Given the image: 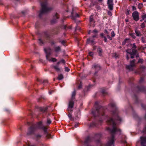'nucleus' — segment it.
I'll list each match as a JSON object with an SVG mask.
<instances>
[{
    "instance_id": "obj_50",
    "label": "nucleus",
    "mask_w": 146,
    "mask_h": 146,
    "mask_svg": "<svg viewBox=\"0 0 146 146\" xmlns=\"http://www.w3.org/2000/svg\"><path fill=\"white\" fill-rule=\"evenodd\" d=\"M74 126L75 127H77L78 126V124H75Z\"/></svg>"
},
{
    "instance_id": "obj_60",
    "label": "nucleus",
    "mask_w": 146,
    "mask_h": 146,
    "mask_svg": "<svg viewBox=\"0 0 146 146\" xmlns=\"http://www.w3.org/2000/svg\"><path fill=\"white\" fill-rule=\"evenodd\" d=\"M55 17H56V18L57 19V18H58V17H57L56 15H55Z\"/></svg>"
},
{
    "instance_id": "obj_31",
    "label": "nucleus",
    "mask_w": 146,
    "mask_h": 146,
    "mask_svg": "<svg viewBox=\"0 0 146 146\" xmlns=\"http://www.w3.org/2000/svg\"><path fill=\"white\" fill-rule=\"evenodd\" d=\"M111 36L112 37H113L115 36V34L113 31H112L111 33Z\"/></svg>"
},
{
    "instance_id": "obj_40",
    "label": "nucleus",
    "mask_w": 146,
    "mask_h": 146,
    "mask_svg": "<svg viewBox=\"0 0 146 146\" xmlns=\"http://www.w3.org/2000/svg\"><path fill=\"white\" fill-rule=\"evenodd\" d=\"M136 8L134 6H132V9L133 10H136Z\"/></svg>"
},
{
    "instance_id": "obj_18",
    "label": "nucleus",
    "mask_w": 146,
    "mask_h": 146,
    "mask_svg": "<svg viewBox=\"0 0 146 146\" xmlns=\"http://www.w3.org/2000/svg\"><path fill=\"white\" fill-rule=\"evenodd\" d=\"M90 141V138L89 137H88L85 141H84V144H87L88 142Z\"/></svg>"
},
{
    "instance_id": "obj_46",
    "label": "nucleus",
    "mask_w": 146,
    "mask_h": 146,
    "mask_svg": "<svg viewBox=\"0 0 146 146\" xmlns=\"http://www.w3.org/2000/svg\"><path fill=\"white\" fill-rule=\"evenodd\" d=\"M61 44L63 45H64V44L65 43V42L63 40L61 41Z\"/></svg>"
},
{
    "instance_id": "obj_8",
    "label": "nucleus",
    "mask_w": 146,
    "mask_h": 146,
    "mask_svg": "<svg viewBox=\"0 0 146 146\" xmlns=\"http://www.w3.org/2000/svg\"><path fill=\"white\" fill-rule=\"evenodd\" d=\"M132 16L134 20L136 21H137L139 19V13L137 11H135L132 13Z\"/></svg>"
},
{
    "instance_id": "obj_10",
    "label": "nucleus",
    "mask_w": 146,
    "mask_h": 146,
    "mask_svg": "<svg viewBox=\"0 0 146 146\" xmlns=\"http://www.w3.org/2000/svg\"><path fill=\"white\" fill-rule=\"evenodd\" d=\"M135 60H133L130 62V64L129 65L127 66L126 68L129 70H133V67L134 66Z\"/></svg>"
},
{
    "instance_id": "obj_59",
    "label": "nucleus",
    "mask_w": 146,
    "mask_h": 146,
    "mask_svg": "<svg viewBox=\"0 0 146 146\" xmlns=\"http://www.w3.org/2000/svg\"><path fill=\"white\" fill-rule=\"evenodd\" d=\"M91 31H89V32H88V34H90V32H91Z\"/></svg>"
},
{
    "instance_id": "obj_12",
    "label": "nucleus",
    "mask_w": 146,
    "mask_h": 146,
    "mask_svg": "<svg viewBox=\"0 0 146 146\" xmlns=\"http://www.w3.org/2000/svg\"><path fill=\"white\" fill-rule=\"evenodd\" d=\"M92 68L98 71L101 68L100 65L99 64H95L93 65Z\"/></svg>"
},
{
    "instance_id": "obj_61",
    "label": "nucleus",
    "mask_w": 146,
    "mask_h": 146,
    "mask_svg": "<svg viewBox=\"0 0 146 146\" xmlns=\"http://www.w3.org/2000/svg\"><path fill=\"white\" fill-rule=\"evenodd\" d=\"M102 0H98L99 1H101Z\"/></svg>"
},
{
    "instance_id": "obj_54",
    "label": "nucleus",
    "mask_w": 146,
    "mask_h": 146,
    "mask_svg": "<svg viewBox=\"0 0 146 146\" xmlns=\"http://www.w3.org/2000/svg\"><path fill=\"white\" fill-rule=\"evenodd\" d=\"M92 113H93V114L94 115H96L95 114V112L94 111H92Z\"/></svg>"
},
{
    "instance_id": "obj_55",
    "label": "nucleus",
    "mask_w": 146,
    "mask_h": 146,
    "mask_svg": "<svg viewBox=\"0 0 146 146\" xmlns=\"http://www.w3.org/2000/svg\"><path fill=\"white\" fill-rule=\"evenodd\" d=\"M48 93L50 94H51L52 93V92L50 91L48 92Z\"/></svg>"
},
{
    "instance_id": "obj_30",
    "label": "nucleus",
    "mask_w": 146,
    "mask_h": 146,
    "mask_svg": "<svg viewBox=\"0 0 146 146\" xmlns=\"http://www.w3.org/2000/svg\"><path fill=\"white\" fill-rule=\"evenodd\" d=\"M38 42L40 44H43V42L42 40L41 39H39L38 40Z\"/></svg>"
},
{
    "instance_id": "obj_47",
    "label": "nucleus",
    "mask_w": 146,
    "mask_h": 146,
    "mask_svg": "<svg viewBox=\"0 0 146 146\" xmlns=\"http://www.w3.org/2000/svg\"><path fill=\"white\" fill-rule=\"evenodd\" d=\"M141 106L142 107L144 108H145V107L146 106L145 105H144L143 104L141 105Z\"/></svg>"
},
{
    "instance_id": "obj_33",
    "label": "nucleus",
    "mask_w": 146,
    "mask_h": 146,
    "mask_svg": "<svg viewBox=\"0 0 146 146\" xmlns=\"http://www.w3.org/2000/svg\"><path fill=\"white\" fill-rule=\"evenodd\" d=\"M141 40H142V42L143 43H145V40L144 39V38H143V37H142V38H141Z\"/></svg>"
},
{
    "instance_id": "obj_44",
    "label": "nucleus",
    "mask_w": 146,
    "mask_h": 146,
    "mask_svg": "<svg viewBox=\"0 0 146 146\" xmlns=\"http://www.w3.org/2000/svg\"><path fill=\"white\" fill-rule=\"evenodd\" d=\"M93 32L94 33H97L98 32L96 30H93Z\"/></svg>"
},
{
    "instance_id": "obj_15",
    "label": "nucleus",
    "mask_w": 146,
    "mask_h": 146,
    "mask_svg": "<svg viewBox=\"0 0 146 146\" xmlns=\"http://www.w3.org/2000/svg\"><path fill=\"white\" fill-rule=\"evenodd\" d=\"M53 68L57 72H59L60 71V68L59 66L58 65H54L52 66Z\"/></svg>"
},
{
    "instance_id": "obj_38",
    "label": "nucleus",
    "mask_w": 146,
    "mask_h": 146,
    "mask_svg": "<svg viewBox=\"0 0 146 146\" xmlns=\"http://www.w3.org/2000/svg\"><path fill=\"white\" fill-rule=\"evenodd\" d=\"M90 56H92L93 55V52H90L89 53Z\"/></svg>"
},
{
    "instance_id": "obj_3",
    "label": "nucleus",
    "mask_w": 146,
    "mask_h": 146,
    "mask_svg": "<svg viewBox=\"0 0 146 146\" xmlns=\"http://www.w3.org/2000/svg\"><path fill=\"white\" fill-rule=\"evenodd\" d=\"M128 47L131 48V49H128L126 50L127 52L126 58L127 60H129V54L131 55V58H134V55L136 54L137 50H135L136 46L135 43L133 44H130L128 45Z\"/></svg>"
},
{
    "instance_id": "obj_35",
    "label": "nucleus",
    "mask_w": 146,
    "mask_h": 146,
    "mask_svg": "<svg viewBox=\"0 0 146 146\" xmlns=\"http://www.w3.org/2000/svg\"><path fill=\"white\" fill-rule=\"evenodd\" d=\"M108 14L110 16H111L112 15V14L111 12V11H109L108 12Z\"/></svg>"
},
{
    "instance_id": "obj_6",
    "label": "nucleus",
    "mask_w": 146,
    "mask_h": 146,
    "mask_svg": "<svg viewBox=\"0 0 146 146\" xmlns=\"http://www.w3.org/2000/svg\"><path fill=\"white\" fill-rule=\"evenodd\" d=\"M76 94V92H75V90H74L72 93V99L71 100H70L69 103L68 104V110L70 112H71L72 111V108H73L74 103L73 101V100L74 99V97L75 96Z\"/></svg>"
},
{
    "instance_id": "obj_9",
    "label": "nucleus",
    "mask_w": 146,
    "mask_h": 146,
    "mask_svg": "<svg viewBox=\"0 0 146 146\" xmlns=\"http://www.w3.org/2000/svg\"><path fill=\"white\" fill-rule=\"evenodd\" d=\"M35 131H34L33 133L32 134L30 135H27V136L28 137H33V136H34V138L35 139H36V140H37L38 139H40L41 137V135H40L39 134H37L36 135H35L34 134V132H35Z\"/></svg>"
},
{
    "instance_id": "obj_24",
    "label": "nucleus",
    "mask_w": 146,
    "mask_h": 146,
    "mask_svg": "<svg viewBox=\"0 0 146 146\" xmlns=\"http://www.w3.org/2000/svg\"><path fill=\"white\" fill-rule=\"evenodd\" d=\"M142 18L143 20L146 19V14H143L142 16Z\"/></svg>"
},
{
    "instance_id": "obj_45",
    "label": "nucleus",
    "mask_w": 146,
    "mask_h": 146,
    "mask_svg": "<svg viewBox=\"0 0 146 146\" xmlns=\"http://www.w3.org/2000/svg\"><path fill=\"white\" fill-rule=\"evenodd\" d=\"M82 85L81 84H80L79 85V86H78V88L79 89H80L82 88Z\"/></svg>"
},
{
    "instance_id": "obj_17",
    "label": "nucleus",
    "mask_w": 146,
    "mask_h": 146,
    "mask_svg": "<svg viewBox=\"0 0 146 146\" xmlns=\"http://www.w3.org/2000/svg\"><path fill=\"white\" fill-rule=\"evenodd\" d=\"M129 41L130 39L129 38H126L123 42L122 44L123 45H124L126 43L128 42Z\"/></svg>"
},
{
    "instance_id": "obj_62",
    "label": "nucleus",
    "mask_w": 146,
    "mask_h": 146,
    "mask_svg": "<svg viewBox=\"0 0 146 146\" xmlns=\"http://www.w3.org/2000/svg\"><path fill=\"white\" fill-rule=\"evenodd\" d=\"M143 1L144 2H145L146 1V0H143Z\"/></svg>"
},
{
    "instance_id": "obj_29",
    "label": "nucleus",
    "mask_w": 146,
    "mask_h": 146,
    "mask_svg": "<svg viewBox=\"0 0 146 146\" xmlns=\"http://www.w3.org/2000/svg\"><path fill=\"white\" fill-rule=\"evenodd\" d=\"M93 21V16H91L90 17V22H92Z\"/></svg>"
},
{
    "instance_id": "obj_53",
    "label": "nucleus",
    "mask_w": 146,
    "mask_h": 146,
    "mask_svg": "<svg viewBox=\"0 0 146 146\" xmlns=\"http://www.w3.org/2000/svg\"><path fill=\"white\" fill-rule=\"evenodd\" d=\"M60 63V61H59V62H57V65H58Z\"/></svg>"
},
{
    "instance_id": "obj_63",
    "label": "nucleus",
    "mask_w": 146,
    "mask_h": 146,
    "mask_svg": "<svg viewBox=\"0 0 146 146\" xmlns=\"http://www.w3.org/2000/svg\"><path fill=\"white\" fill-rule=\"evenodd\" d=\"M97 73V72L96 71V72L95 73V74H96Z\"/></svg>"
},
{
    "instance_id": "obj_23",
    "label": "nucleus",
    "mask_w": 146,
    "mask_h": 146,
    "mask_svg": "<svg viewBox=\"0 0 146 146\" xmlns=\"http://www.w3.org/2000/svg\"><path fill=\"white\" fill-rule=\"evenodd\" d=\"M143 7V4L142 3H139L138 5V8L139 9H141Z\"/></svg>"
},
{
    "instance_id": "obj_64",
    "label": "nucleus",
    "mask_w": 146,
    "mask_h": 146,
    "mask_svg": "<svg viewBox=\"0 0 146 146\" xmlns=\"http://www.w3.org/2000/svg\"><path fill=\"white\" fill-rule=\"evenodd\" d=\"M75 29V30H76L77 29V27H76Z\"/></svg>"
},
{
    "instance_id": "obj_34",
    "label": "nucleus",
    "mask_w": 146,
    "mask_h": 146,
    "mask_svg": "<svg viewBox=\"0 0 146 146\" xmlns=\"http://www.w3.org/2000/svg\"><path fill=\"white\" fill-rule=\"evenodd\" d=\"M95 126V124L94 123H92L90 125V127H93Z\"/></svg>"
},
{
    "instance_id": "obj_7",
    "label": "nucleus",
    "mask_w": 146,
    "mask_h": 146,
    "mask_svg": "<svg viewBox=\"0 0 146 146\" xmlns=\"http://www.w3.org/2000/svg\"><path fill=\"white\" fill-rule=\"evenodd\" d=\"M105 109V108L101 107L100 108V110H99L98 108H96V112L97 113V115H104Z\"/></svg>"
},
{
    "instance_id": "obj_36",
    "label": "nucleus",
    "mask_w": 146,
    "mask_h": 146,
    "mask_svg": "<svg viewBox=\"0 0 146 146\" xmlns=\"http://www.w3.org/2000/svg\"><path fill=\"white\" fill-rule=\"evenodd\" d=\"M68 117H69L70 119H71L72 117V115L70 113H69V114L68 115Z\"/></svg>"
},
{
    "instance_id": "obj_21",
    "label": "nucleus",
    "mask_w": 146,
    "mask_h": 146,
    "mask_svg": "<svg viewBox=\"0 0 146 146\" xmlns=\"http://www.w3.org/2000/svg\"><path fill=\"white\" fill-rule=\"evenodd\" d=\"M97 51L98 52L99 55L100 56H101L102 55L101 53L102 52V49L100 48H99L98 49Z\"/></svg>"
},
{
    "instance_id": "obj_32",
    "label": "nucleus",
    "mask_w": 146,
    "mask_h": 146,
    "mask_svg": "<svg viewBox=\"0 0 146 146\" xmlns=\"http://www.w3.org/2000/svg\"><path fill=\"white\" fill-rule=\"evenodd\" d=\"M65 70L66 72H68L70 70V69L68 68V67H66L65 68Z\"/></svg>"
},
{
    "instance_id": "obj_1",
    "label": "nucleus",
    "mask_w": 146,
    "mask_h": 146,
    "mask_svg": "<svg viewBox=\"0 0 146 146\" xmlns=\"http://www.w3.org/2000/svg\"><path fill=\"white\" fill-rule=\"evenodd\" d=\"M109 106L113 109V110L112 112V115L113 117L115 118L114 120L112 118H110L108 119V122L112 126V129L109 127L107 128L108 130L112 134V136L109 139V141L107 143L106 146H114V136L116 134H120L121 133V130L118 129L116 126V122L119 123L118 121L120 122L121 119L118 115V112L116 108L115 104V103H112L110 104Z\"/></svg>"
},
{
    "instance_id": "obj_37",
    "label": "nucleus",
    "mask_w": 146,
    "mask_h": 146,
    "mask_svg": "<svg viewBox=\"0 0 146 146\" xmlns=\"http://www.w3.org/2000/svg\"><path fill=\"white\" fill-rule=\"evenodd\" d=\"M60 62H62L63 63H65V60L63 59H62L60 60Z\"/></svg>"
},
{
    "instance_id": "obj_52",
    "label": "nucleus",
    "mask_w": 146,
    "mask_h": 146,
    "mask_svg": "<svg viewBox=\"0 0 146 146\" xmlns=\"http://www.w3.org/2000/svg\"><path fill=\"white\" fill-rule=\"evenodd\" d=\"M47 82L48 81L47 80H45L43 82V83H47Z\"/></svg>"
},
{
    "instance_id": "obj_22",
    "label": "nucleus",
    "mask_w": 146,
    "mask_h": 146,
    "mask_svg": "<svg viewBox=\"0 0 146 146\" xmlns=\"http://www.w3.org/2000/svg\"><path fill=\"white\" fill-rule=\"evenodd\" d=\"M63 78V75L62 74H60L58 75V79L59 80H61Z\"/></svg>"
},
{
    "instance_id": "obj_26",
    "label": "nucleus",
    "mask_w": 146,
    "mask_h": 146,
    "mask_svg": "<svg viewBox=\"0 0 146 146\" xmlns=\"http://www.w3.org/2000/svg\"><path fill=\"white\" fill-rule=\"evenodd\" d=\"M145 24L144 23H141V27L142 28H144L145 27Z\"/></svg>"
},
{
    "instance_id": "obj_27",
    "label": "nucleus",
    "mask_w": 146,
    "mask_h": 146,
    "mask_svg": "<svg viewBox=\"0 0 146 146\" xmlns=\"http://www.w3.org/2000/svg\"><path fill=\"white\" fill-rule=\"evenodd\" d=\"M111 29H110L109 30H105V33H106V34L107 35H108V34H109V32L111 31Z\"/></svg>"
},
{
    "instance_id": "obj_2",
    "label": "nucleus",
    "mask_w": 146,
    "mask_h": 146,
    "mask_svg": "<svg viewBox=\"0 0 146 146\" xmlns=\"http://www.w3.org/2000/svg\"><path fill=\"white\" fill-rule=\"evenodd\" d=\"M38 128H42L43 129L45 133H47V130L46 128L42 126V122H40L36 124L33 125L30 128H29L27 132L28 135L32 134Z\"/></svg>"
},
{
    "instance_id": "obj_39",
    "label": "nucleus",
    "mask_w": 146,
    "mask_h": 146,
    "mask_svg": "<svg viewBox=\"0 0 146 146\" xmlns=\"http://www.w3.org/2000/svg\"><path fill=\"white\" fill-rule=\"evenodd\" d=\"M107 37L110 40H111L112 39V38L109 35H107Z\"/></svg>"
},
{
    "instance_id": "obj_25",
    "label": "nucleus",
    "mask_w": 146,
    "mask_h": 146,
    "mask_svg": "<svg viewBox=\"0 0 146 146\" xmlns=\"http://www.w3.org/2000/svg\"><path fill=\"white\" fill-rule=\"evenodd\" d=\"M130 36L133 38H135V34L134 33H131L130 34Z\"/></svg>"
},
{
    "instance_id": "obj_28",
    "label": "nucleus",
    "mask_w": 146,
    "mask_h": 146,
    "mask_svg": "<svg viewBox=\"0 0 146 146\" xmlns=\"http://www.w3.org/2000/svg\"><path fill=\"white\" fill-rule=\"evenodd\" d=\"M51 120L50 119H47V124L48 125H49L51 123Z\"/></svg>"
},
{
    "instance_id": "obj_20",
    "label": "nucleus",
    "mask_w": 146,
    "mask_h": 146,
    "mask_svg": "<svg viewBox=\"0 0 146 146\" xmlns=\"http://www.w3.org/2000/svg\"><path fill=\"white\" fill-rule=\"evenodd\" d=\"M79 15L78 13H76L75 16H72V19L75 20V19L76 18L78 17L79 18Z\"/></svg>"
},
{
    "instance_id": "obj_48",
    "label": "nucleus",
    "mask_w": 146,
    "mask_h": 146,
    "mask_svg": "<svg viewBox=\"0 0 146 146\" xmlns=\"http://www.w3.org/2000/svg\"><path fill=\"white\" fill-rule=\"evenodd\" d=\"M104 41H105V42H107V38L106 37H104Z\"/></svg>"
},
{
    "instance_id": "obj_42",
    "label": "nucleus",
    "mask_w": 146,
    "mask_h": 146,
    "mask_svg": "<svg viewBox=\"0 0 146 146\" xmlns=\"http://www.w3.org/2000/svg\"><path fill=\"white\" fill-rule=\"evenodd\" d=\"M129 10H127L126 12V14L127 15H128L129 14Z\"/></svg>"
},
{
    "instance_id": "obj_56",
    "label": "nucleus",
    "mask_w": 146,
    "mask_h": 146,
    "mask_svg": "<svg viewBox=\"0 0 146 146\" xmlns=\"http://www.w3.org/2000/svg\"><path fill=\"white\" fill-rule=\"evenodd\" d=\"M146 48V47H143L142 48L143 50H144Z\"/></svg>"
},
{
    "instance_id": "obj_43",
    "label": "nucleus",
    "mask_w": 146,
    "mask_h": 146,
    "mask_svg": "<svg viewBox=\"0 0 146 146\" xmlns=\"http://www.w3.org/2000/svg\"><path fill=\"white\" fill-rule=\"evenodd\" d=\"M143 61L142 59H139L138 61V62H142Z\"/></svg>"
},
{
    "instance_id": "obj_49",
    "label": "nucleus",
    "mask_w": 146,
    "mask_h": 146,
    "mask_svg": "<svg viewBox=\"0 0 146 146\" xmlns=\"http://www.w3.org/2000/svg\"><path fill=\"white\" fill-rule=\"evenodd\" d=\"M100 35H101V36L102 37H104V34H103V33H102V34H100Z\"/></svg>"
},
{
    "instance_id": "obj_58",
    "label": "nucleus",
    "mask_w": 146,
    "mask_h": 146,
    "mask_svg": "<svg viewBox=\"0 0 146 146\" xmlns=\"http://www.w3.org/2000/svg\"><path fill=\"white\" fill-rule=\"evenodd\" d=\"M96 36V35H93L92 36L93 38L95 37Z\"/></svg>"
},
{
    "instance_id": "obj_11",
    "label": "nucleus",
    "mask_w": 146,
    "mask_h": 146,
    "mask_svg": "<svg viewBox=\"0 0 146 146\" xmlns=\"http://www.w3.org/2000/svg\"><path fill=\"white\" fill-rule=\"evenodd\" d=\"M107 4L108 5V8L110 10L113 9V0H107Z\"/></svg>"
},
{
    "instance_id": "obj_57",
    "label": "nucleus",
    "mask_w": 146,
    "mask_h": 146,
    "mask_svg": "<svg viewBox=\"0 0 146 146\" xmlns=\"http://www.w3.org/2000/svg\"><path fill=\"white\" fill-rule=\"evenodd\" d=\"M54 44V42L52 41V42H51V44Z\"/></svg>"
},
{
    "instance_id": "obj_16",
    "label": "nucleus",
    "mask_w": 146,
    "mask_h": 146,
    "mask_svg": "<svg viewBox=\"0 0 146 146\" xmlns=\"http://www.w3.org/2000/svg\"><path fill=\"white\" fill-rule=\"evenodd\" d=\"M47 107H39L38 108V109L41 111L44 112L46 111L47 110Z\"/></svg>"
},
{
    "instance_id": "obj_5",
    "label": "nucleus",
    "mask_w": 146,
    "mask_h": 146,
    "mask_svg": "<svg viewBox=\"0 0 146 146\" xmlns=\"http://www.w3.org/2000/svg\"><path fill=\"white\" fill-rule=\"evenodd\" d=\"M44 51L46 54V59L48 60L49 62H55L57 61V60L55 58H52L51 59L49 58V56L51 54L52 50L51 48L49 47L45 48L44 49Z\"/></svg>"
},
{
    "instance_id": "obj_14",
    "label": "nucleus",
    "mask_w": 146,
    "mask_h": 146,
    "mask_svg": "<svg viewBox=\"0 0 146 146\" xmlns=\"http://www.w3.org/2000/svg\"><path fill=\"white\" fill-rule=\"evenodd\" d=\"M54 51L56 53H58L60 51L61 49L60 46H58L54 47Z\"/></svg>"
},
{
    "instance_id": "obj_13",
    "label": "nucleus",
    "mask_w": 146,
    "mask_h": 146,
    "mask_svg": "<svg viewBox=\"0 0 146 146\" xmlns=\"http://www.w3.org/2000/svg\"><path fill=\"white\" fill-rule=\"evenodd\" d=\"M87 43L93 44L95 43L93 39H92V38L88 39L87 40Z\"/></svg>"
},
{
    "instance_id": "obj_41",
    "label": "nucleus",
    "mask_w": 146,
    "mask_h": 146,
    "mask_svg": "<svg viewBox=\"0 0 146 146\" xmlns=\"http://www.w3.org/2000/svg\"><path fill=\"white\" fill-rule=\"evenodd\" d=\"M143 78H141L139 80V82L141 83L143 81Z\"/></svg>"
},
{
    "instance_id": "obj_51",
    "label": "nucleus",
    "mask_w": 146,
    "mask_h": 146,
    "mask_svg": "<svg viewBox=\"0 0 146 146\" xmlns=\"http://www.w3.org/2000/svg\"><path fill=\"white\" fill-rule=\"evenodd\" d=\"M98 104V102H95V105H97Z\"/></svg>"
},
{
    "instance_id": "obj_4",
    "label": "nucleus",
    "mask_w": 146,
    "mask_h": 146,
    "mask_svg": "<svg viewBox=\"0 0 146 146\" xmlns=\"http://www.w3.org/2000/svg\"><path fill=\"white\" fill-rule=\"evenodd\" d=\"M40 4L42 8L39 15L40 17H41L43 14L47 13L52 9L51 8H49L48 7V4L46 1L41 3Z\"/></svg>"
},
{
    "instance_id": "obj_19",
    "label": "nucleus",
    "mask_w": 146,
    "mask_h": 146,
    "mask_svg": "<svg viewBox=\"0 0 146 146\" xmlns=\"http://www.w3.org/2000/svg\"><path fill=\"white\" fill-rule=\"evenodd\" d=\"M135 32L136 34V36H141V34L140 32L138 31L137 29L135 30Z\"/></svg>"
}]
</instances>
